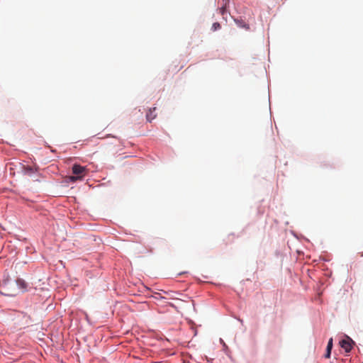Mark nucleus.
Returning a JSON list of instances; mask_svg holds the SVG:
<instances>
[{
  "instance_id": "1a4fd4ad",
  "label": "nucleus",
  "mask_w": 363,
  "mask_h": 363,
  "mask_svg": "<svg viewBox=\"0 0 363 363\" xmlns=\"http://www.w3.org/2000/svg\"><path fill=\"white\" fill-rule=\"evenodd\" d=\"M332 348H333V338L331 337L328 342L326 349L332 350Z\"/></svg>"
},
{
  "instance_id": "7ed1b4c3",
  "label": "nucleus",
  "mask_w": 363,
  "mask_h": 363,
  "mask_svg": "<svg viewBox=\"0 0 363 363\" xmlns=\"http://www.w3.org/2000/svg\"><path fill=\"white\" fill-rule=\"evenodd\" d=\"M86 172V169L84 167H82L79 164H74L72 167V172L74 174L77 176H82L84 174V172Z\"/></svg>"
},
{
  "instance_id": "6e6552de",
  "label": "nucleus",
  "mask_w": 363,
  "mask_h": 363,
  "mask_svg": "<svg viewBox=\"0 0 363 363\" xmlns=\"http://www.w3.org/2000/svg\"><path fill=\"white\" fill-rule=\"evenodd\" d=\"M220 27V24L219 23L216 22L212 25L211 29L212 30L216 31L217 30H219Z\"/></svg>"
},
{
  "instance_id": "9b49d317",
  "label": "nucleus",
  "mask_w": 363,
  "mask_h": 363,
  "mask_svg": "<svg viewBox=\"0 0 363 363\" xmlns=\"http://www.w3.org/2000/svg\"><path fill=\"white\" fill-rule=\"evenodd\" d=\"M331 354V350L326 349V353L325 354V358H330Z\"/></svg>"
},
{
  "instance_id": "0eeeda50",
  "label": "nucleus",
  "mask_w": 363,
  "mask_h": 363,
  "mask_svg": "<svg viewBox=\"0 0 363 363\" xmlns=\"http://www.w3.org/2000/svg\"><path fill=\"white\" fill-rule=\"evenodd\" d=\"M221 7L219 9V12L222 16H224V14L226 12V8L228 4V1H223Z\"/></svg>"
},
{
  "instance_id": "ddd939ff",
  "label": "nucleus",
  "mask_w": 363,
  "mask_h": 363,
  "mask_svg": "<svg viewBox=\"0 0 363 363\" xmlns=\"http://www.w3.org/2000/svg\"><path fill=\"white\" fill-rule=\"evenodd\" d=\"M362 363H363V362H362Z\"/></svg>"
},
{
  "instance_id": "20e7f679",
  "label": "nucleus",
  "mask_w": 363,
  "mask_h": 363,
  "mask_svg": "<svg viewBox=\"0 0 363 363\" xmlns=\"http://www.w3.org/2000/svg\"><path fill=\"white\" fill-rule=\"evenodd\" d=\"M155 110L156 107L149 109L148 112L146 114V118L147 121L151 122L153 119L156 118L157 115L155 113Z\"/></svg>"
},
{
  "instance_id": "39448f33",
  "label": "nucleus",
  "mask_w": 363,
  "mask_h": 363,
  "mask_svg": "<svg viewBox=\"0 0 363 363\" xmlns=\"http://www.w3.org/2000/svg\"><path fill=\"white\" fill-rule=\"evenodd\" d=\"M16 284L20 289L25 290L27 287V284L26 281L21 279H18L16 280Z\"/></svg>"
},
{
  "instance_id": "423d86ee",
  "label": "nucleus",
  "mask_w": 363,
  "mask_h": 363,
  "mask_svg": "<svg viewBox=\"0 0 363 363\" xmlns=\"http://www.w3.org/2000/svg\"><path fill=\"white\" fill-rule=\"evenodd\" d=\"M23 170L25 174H33L36 171L33 167L30 166H23Z\"/></svg>"
},
{
  "instance_id": "9d476101",
  "label": "nucleus",
  "mask_w": 363,
  "mask_h": 363,
  "mask_svg": "<svg viewBox=\"0 0 363 363\" xmlns=\"http://www.w3.org/2000/svg\"><path fill=\"white\" fill-rule=\"evenodd\" d=\"M78 179H82V176H72L70 177V180L72 182H75Z\"/></svg>"
},
{
  "instance_id": "f257e3e1",
  "label": "nucleus",
  "mask_w": 363,
  "mask_h": 363,
  "mask_svg": "<svg viewBox=\"0 0 363 363\" xmlns=\"http://www.w3.org/2000/svg\"><path fill=\"white\" fill-rule=\"evenodd\" d=\"M13 284V283L9 280H4L0 283V293L6 296H13L14 291L11 289Z\"/></svg>"
},
{
  "instance_id": "f8f14e48",
  "label": "nucleus",
  "mask_w": 363,
  "mask_h": 363,
  "mask_svg": "<svg viewBox=\"0 0 363 363\" xmlns=\"http://www.w3.org/2000/svg\"><path fill=\"white\" fill-rule=\"evenodd\" d=\"M360 255H361L362 257H363V252H361V253H360Z\"/></svg>"
},
{
  "instance_id": "f03ea898",
  "label": "nucleus",
  "mask_w": 363,
  "mask_h": 363,
  "mask_svg": "<svg viewBox=\"0 0 363 363\" xmlns=\"http://www.w3.org/2000/svg\"><path fill=\"white\" fill-rule=\"evenodd\" d=\"M340 347L345 350L346 352H349L352 349L354 342L348 336L340 342Z\"/></svg>"
}]
</instances>
